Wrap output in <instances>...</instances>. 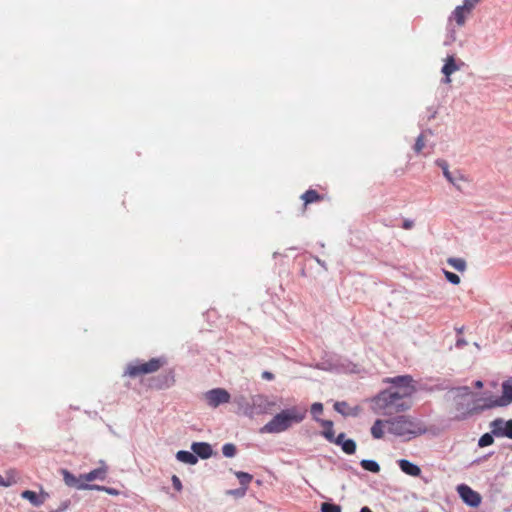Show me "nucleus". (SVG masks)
I'll return each instance as SVG.
<instances>
[{
	"instance_id": "obj_32",
	"label": "nucleus",
	"mask_w": 512,
	"mask_h": 512,
	"mask_svg": "<svg viewBox=\"0 0 512 512\" xmlns=\"http://www.w3.org/2000/svg\"><path fill=\"white\" fill-rule=\"evenodd\" d=\"M17 479L13 472H8L6 476L0 475V486L2 487H10L16 484Z\"/></svg>"
},
{
	"instance_id": "obj_54",
	"label": "nucleus",
	"mask_w": 512,
	"mask_h": 512,
	"mask_svg": "<svg viewBox=\"0 0 512 512\" xmlns=\"http://www.w3.org/2000/svg\"><path fill=\"white\" fill-rule=\"evenodd\" d=\"M360 512H373L369 507L364 506L360 509Z\"/></svg>"
},
{
	"instance_id": "obj_39",
	"label": "nucleus",
	"mask_w": 512,
	"mask_h": 512,
	"mask_svg": "<svg viewBox=\"0 0 512 512\" xmlns=\"http://www.w3.org/2000/svg\"><path fill=\"white\" fill-rule=\"evenodd\" d=\"M444 274L447 281L451 284L457 285L460 283V277L456 273L444 270Z\"/></svg>"
},
{
	"instance_id": "obj_25",
	"label": "nucleus",
	"mask_w": 512,
	"mask_h": 512,
	"mask_svg": "<svg viewBox=\"0 0 512 512\" xmlns=\"http://www.w3.org/2000/svg\"><path fill=\"white\" fill-rule=\"evenodd\" d=\"M360 465L364 470L371 473H378L380 471V465L372 459H363L360 461Z\"/></svg>"
},
{
	"instance_id": "obj_27",
	"label": "nucleus",
	"mask_w": 512,
	"mask_h": 512,
	"mask_svg": "<svg viewBox=\"0 0 512 512\" xmlns=\"http://www.w3.org/2000/svg\"><path fill=\"white\" fill-rule=\"evenodd\" d=\"M241 486L248 488L249 483L253 480V476L247 472H234Z\"/></svg>"
},
{
	"instance_id": "obj_51",
	"label": "nucleus",
	"mask_w": 512,
	"mask_h": 512,
	"mask_svg": "<svg viewBox=\"0 0 512 512\" xmlns=\"http://www.w3.org/2000/svg\"><path fill=\"white\" fill-rule=\"evenodd\" d=\"M491 455H492V453H489V454H487V455H485V456H483V457H480V458H478V459L474 460V463H480V462H482V461L486 460V459H487L489 456H491Z\"/></svg>"
},
{
	"instance_id": "obj_56",
	"label": "nucleus",
	"mask_w": 512,
	"mask_h": 512,
	"mask_svg": "<svg viewBox=\"0 0 512 512\" xmlns=\"http://www.w3.org/2000/svg\"><path fill=\"white\" fill-rule=\"evenodd\" d=\"M463 330H464V327H463V326H462V327H459V328H456V332H457L458 334H461V333L463 332Z\"/></svg>"
},
{
	"instance_id": "obj_6",
	"label": "nucleus",
	"mask_w": 512,
	"mask_h": 512,
	"mask_svg": "<svg viewBox=\"0 0 512 512\" xmlns=\"http://www.w3.org/2000/svg\"><path fill=\"white\" fill-rule=\"evenodd\" d=\"M277 406L278 400L276 397L257 394L252 396V408L248 409L246 416L253 417L255 415L271 413Z\"/></svg>"
},
{
	"instance_id": "obj_5",
	"label": "nucleus",
	"mask_w": 512,
	"mask_h": 512,
	"mask_svg": "<svg viewBox=\"0 0 512 512\" xmlns=\"http://www.w3.org/2000/svg\"><path fill=\"white\" fill-rule=\"evenodd\" d=\"M315 367L319 370L336 372V373H355L357 365L347 359H343L337 355H326L319 361Z\"/></svg>"
},
{
	"instance_id": "obj_37",
	"label": "nucleus",
	"mask_w": 512,
	"mask_h": 512,
	"mask_svg": "<svg viewBox=\"0 0 512 512\" xmlns=\"http://www.w3.org/2000/svg\"><path fill=\"white\" fill-rule=\"evenodd\" d=\"M310 412L313 419L317 422V419H320L318 416L323 412V404L320 402L313 403L311 405Z\"/></svg>"
},
{
	"instance_id": "obj_14",
	"label": "nucleus",
	"mask_w": 512,
	"mask_h": 512,
	"mask_svg": "<svg viewBox=\"0 0 512 512\" xmlns=\"http://www.w3.org/2000/svg\"><path fill=\"white\" fill-rule=\"evenodd\" d=\"M458 494L462 501L469 507H478L481 503V496L466 484H460L457 487Z\"/></svg>"
},
{
	"instance_id": "obj_47",
	"label": "nucleus",
	"mask_w": 512,
	"mask_h": 512,
	"mask_svg": "<svg viewBox=\"0 0 512 512\" xmlns=\"http://www.w3.org/2000/svg\"><path fill=\"white\" fill-rule=\"evenodd\" d=\"M71 502L70 500H65L61 503V505L58 507V509H56L55 511H59V512H64L65 510L68 509V507L70 506Z\"/></svg>"
},
{
	"instance_id": "obj_41",
	"label": "nucleus",
	"mask_w": 512,
	"mask_h": 512,
	"mask_svg": "<svg viewBox=\"0 0 512 512\" xmlns=\"http://www.w3.org/2000/svg\"><path fill=\"white\" fill-rule=\"evenodd\" d=\"M424 148V135L420 134L414 144V151L416 153H420L422 149Z\"/></svg>"
},
{
	"instance_id": "obj_43",
	"label": "nucleus",
	"mask_w": 512,
	"mask_h": 512,
	"mask_svg": "<svg viewBox=\"0 0 512 512\" xmlns=\"http://www.w3.org/2000/svg\"><path fill=\"white\" fill-rule=\"evenodd\" d=\"M478 1L479 0H464L463 5L460 6L464 7V11L469 13L475 7Z\"/></svg>"
},
{
	"instance_id": "obj_30",
	"label": "nucleus",
	"mask_w": 512,
	"mask_h": 512,
	"mask_svg": "<svg viewBox=\"0 0 512 512\" xmlns=\"http://www.w3.org/2000/svg\"><path fill=\"white\" fill-rule=\"evenodd\" d=\"M494 434H493V428H491L490 433H484L478 440V446L479 447H486L489 445H492L494 442Z\"/></svg>"
},
{
	"instance_id": "obj_45",
	"label": "nucleus",
	"mask_w": 512,
	"mask_h": 512,
	"mask_svg": "<svg viewBox=\"0 0 512 512\" xmlns=\"http://www.w3.org/2000/svg\"><path fill=\"white\" fill-rule=\"evenodd\" d=\"M346 434L344 432L338 434L337 437L334 436V440H328V442L330 443H334L338 446H341L343 444V442H345L346 440Z\"/></svg>"
},
{
	"instance_id": "obj_31",
	"label": "nucleus",
	"mask_w": 512,
	"mask_h": 512,
	"mask_svg": "<svg viewBox=\"0 0 512 512\" xmlns=\"http://www.w3.org/2000/svg\"><path fill=\"white\" fill-rule=\"evenodd\" d=\"M340 447L344 453L352 455L356 452L357 445L353 439L347 438Z\"/></svg>"
},
{
	"instance_id": "obj_3",
	"label": "nucleus",
	"mask_w": 512,
	"mask_h": 512,
	"mask_svg": "<svg viewBox=\"0 0 512 512\" xmlns=\"http://www.w3.org/2000/svg\"><path fill=\"white\" fill-rule=\"evenodd\" d=\"M451 393L453 395V401L455 410L458 412L456 418L464 420L474 412L483 411V405L477 406L473 400V392L468 386L452 387Z\"/></svg>"
},
{
	"instance_id": "obj_53",
	"label": "nucleus",
	"mask_w": 512,
	"mask_h": 512,
	"mask_svg": "<svg viewBox=\"0 0 512 512\" xmlns=\"http://www.w3.org/2000/svg\"><path fill=\"white\" fill-rule=\"evenodd\" d=\"M474 385L476 388H482L483 382L481 380H477V381H475Z\"/></svg>"
},
{
	"instance_id": "obj_55",
	"label": "nucleus",
	"mask_w": 512,
	"mask_h": 512,
	"mask_svg": "<svg viewBox=\"0 0 512 512\" xmlns=\"http://www.w3.org/2000/svg\"><path fill=\"white\" fill-rule=\"evenodd\" d=\"M506 326L508 327V332H511L512 331V320L509 321Z\"/></svg>"
},
{
	"instance_id": "obj_50",
	"label": "nucleus",
	"mask_w": 512,
	"mask_h": 512,
	"mask_svg": "<svg viewBox=\"0 0 512 512\" xmlns=\"http://www.w3.org/2000/svg\"><path fill=\"white\" fill-rule=\"evenodd\" d=\"M466 345H467V341L464 338H458L456 343H455V346L457 348H463Z\"/></svg>"
},
{
	"instance_id": "obj_38",
	"label": "nucleus",
	"mask_w": 512,
	"mask_h": 512,
	"mask_svg": "<svg viewBox=\"0 0 512 512\" xmlns=\"http://www.w3.org/2000/svg\"><path fill=\"white\" fill-rule=\"evenodd\" d=\"M450 390L451 391V387L449 385V382L447 380H437V383L433 386H431V391H441V390Z\"/></svg>"
},
{
	"instance_id": "obj_28",
	"label": "nucleus",
	"mask_w": 512,
	"mask_h": 512,
	"mask_svg": "<svg viewBox=\"0 0 512 512\" xmlns=\"http://www.w3.org/2000/svg\"><path fill=\"white\" fill-rule=\"evenodd\" d=\"M301 198L304 200L305 204H309L320 200L321 196L317 191L309 189L301 196Z\"/></svg>"
},
{
	"instance_id": "obj_33",
	"label": "nucleus",
	"mask_w": 512,
	"mask_h": 512,
	"mask_svg": "<svg viewBox=\"0 0 512 512\" xmlns=\"http://www.w3.org/2000/svg\"><path fill=\"white\" fill-rule=\"evenodd\" d=\"M382 424L383 421L378 419L374 422L373 426L371 427V434L375 439H380L384 435Z\"/></svg>"
},
{
	"instance_id": "obj_11",
	"label": "nucleus",
	"mask_w": 512,
	"mask_h": 512,
	"mask_svg": "<svg viewBox=\"0 0 512 512\" xmlns=\"http://www.w3.org/2000/svg\"><path fill=\"white\" fill-rule=\"evenodd\" d=\"M436 165L441 168L444 177L447 179L449 183H451L456 189L462 190L459 182L460 181H467V178L462 174L460 171L451 172L449 170V165L446 160L444 159H437Z\"/></svg>"
},
{
	"instance_id": "obj_13",
	"label": "nucleus",
	"mask_w": 512,
	"mask_h": 512,
	"mask_svg": "<svg viewBox=\"0 0 512 512\" xmlns=\"http://www.w3.org/2000/svg\"><path fill=\"white\" fill-rule=\"evenodd\" d=\"M230 394L223 388H214L205 393V399L210 407L216 408L230 401Z\"/></svg>"
},
{
	"instance_id": "obj_16",
	"label": "nucleus",
	"mask_w": 512,
	"mask_h": 512,
	"mask_svg": "<svg viewBox=\"0 0 512 512\" xmlns=\"http://www.w3.org/2000/svg\"><path fill=\"white\" fill-rule=\"evenodd\" d=\"M21 497L25 500H28L33 506L39 507L45 503V501L49 498V493L40 490V493H36L32 490H24L21 493Z\"/></svg>"
},
{
	"instance_id": "obj_17",
	"label": "nucleus",
	"mask_w": 512,
	"mask_h": 512,
	"mask_svg": "<svg viewBox=\"0 0 512 512\" xmlns=\"http://www.w3.org/2000/svg\"><path fill=\"white\" fill-rule=\"evenodd\" d=\"M460 69V65L456 63L454 55L447 56L445 63L441 69L444 74L443 83L449 84L451 82L450 76Z\"/></svg>"
},
{
	"instance_id": "obj_21",
	"label": "nucleus",
	"mask_w": 512,
	"mask_h": 512,
	"mask_svg": "<svg viewBox=\"0 0 512 512\" xmlns=\"http://www.w3.org/2000/svg\"><path fill=\"white\" fill-rule=\"evenodd\" d=\"M101 463V467L93 469L88 473L81 474V477L84 479V482L88 483L94 480H105L108 468L103 462Z\"/></svg>"
},
{
	"instance_id": "obj_35",
	"label": "nucleus",
	"mask_w": 512,
	"mask_h": 512,
	"mask_svg": "<svg viewBox=\"0 0 512 512\" xmlns=\"http://www.w3.org/2000/svg\"><path fill=\"white\" fill-rule=\"evenodd\" d=\"M334 410L343 416L351 415V413L348 411V403L345 401L335 402Z\"/></svg>"
},
{
	"instance_id": "obj_4",
	"label": "nucleus",
	"mask_w": 512,
	"mask_h": 512,
	"mask_svg": "<svg viewBox=\"0 0 512 512\" xmlns=\"http://www.w3.org/2000/svg\"><path fill=\"white\" fill-rule=\"evenodd\" d=\"M386 423L388 424V432L390 434L406 437L407 439L426 432V429L419 422L405 415L393 417L387 420Z\"/></svg>"
},
{
	"instance_id": "obj_34",
	"label": "nucleus",
	"mask_w": 512,
	"mask_h": 512,
	"mask_svg": "<svg viewBox=\"0 0 512 512\" xmlns=\"http://www.w3.org/2000/svg\"><path fill=\"white\" fill-rule=\"evenodd\" d=\"M222 453L225 457L227 458H232L236 455L237 453V447L235 444L233 443H225L223 446H222Z\"/></svg>"
},
{
	"instance_id": "obj_52",
	"label": "nucleus",
	"mask_w": 512,
	"mask_h": 512,
	"mask_svg": "<svg viewBox=\"0 0 512 512\" xmlns=\"http://www.w3.org/2000/svg\"><path fill=\"white\" fill-rule=\"evenodd\" d=\"M437 115V111L436 110H433L430 115L428 116V121L434 119Z\"/></svg>"
},
{
	"instance_id": "obj_18",
	"label": "nucleus",
	"mask_w": 512,
	"mask_h": 512,
	"mask_svg": "<svg viewBox=\"0 0 512 512\" xmlns=\"http://www.w3.org/2000/svg\"><path fill=\"white\" fill-rule=\"evenodd\" d=\"M191 450L197 456V459L203 460L210 458L213 455L212 446L207 442H193L191 444Z\"/></svg>"
},
{
	"instance_id": "obj_2",
	"label": "nucleus",
	"mask_w": 512,
	"mask_h": 512,
	"mask_svg": "<svg viewBox=\"0 0 512 512\" xmlns=\"http://www.w3.org/2000/svg\"><path fill=\"white\" fill-rule=\"evenodd\" d=\"M408 397L410 395H404L400 391L389 388L379 392L372 402L377 409L385 411V414H392L410 409V403L405 400Z\"/></svg>"
},
{
	"instance_id": "obj_26",
	"label": "nucleus",
	"mask_w": 512,
	"mask_h": 512,
	"mask_svg": "<svg viewBox=\"0 0 512 512\" xmlns=\"http://www.w3.org/2000/svg\"><path fill=\"white\" fill-rule=\"evenodd\" d=\"M447 263L459 272L466 269V261L463 258L451 257L448 258Z\"/></svg>"
},
{
	"instance_id": "obj_22",
	"label": "nucleus",
	"mask_w": 512,
	"mask_h": 512,
	"mask_svg": "<svg viewBox=\"0 0 512 512\" xmlns=\"http://www.w3.org/2000/svg\"><path fill=\"white\" fill-rule=\"evenodd\" d=\"M176 459L179 462L189 464V465H195L198 463L197 456L193 453V451H187V450H180L176 453Z\"/></svg>"
},
{
	"instance_id": "obj_10",
	"label": "nucleus",
	"mask_w": 512,
	"mask_h": 512,
	"mask_svg": "<svg viewBox=\"0 0 512 512\" xmlns=\"http://www.w3.org/2000/svg\"><path fill=\"white\" fill-rule=\"evenodd\" d=\"M385 383L393 385V389L400 391L404 395H412L415 392V388L412 385L413 378L410 375H400L384 379Z\"/></svg>"
},
{
	"instance_id": "obj_46",
	"label": "nucleus",
	"mask_w": 512,
	"mask_h": 512,
	"mask_svg": "<svg viewBox=\"0 0 512 512\" xmlns=\"http://www.w3.org/2000/svg\"><path fill=\"white\" fill-rule=\"evenodd\" d=\"M171 481H172V485H173V488L177 491H181L183 489V485H182V482L180 480V478L176 475H173L172 478H171Z\"/></svg>"
},
{
	"instance_id": "obj_7",
	"label": "nucleus",
	"mask_w": 512,
	"mask_h": 512,
	"mask_svg": "<svg viewBox=\"0 0 512 512\" xmlns=\"http://www.w3.org/2000/svg\"><path fill=\"white\" fill-rule=\"evenodd\" d=\"M164 363L165 360L163 358H152L145 363H130L125 370V374L130 377H137L143 374L153 373L156 372Z\"/></svg>"
},
{
	"instance_id": "obj_29",
	"label": "nucleus",
	"mask_w": 512,
	"mask_h": 512,
	"mask_svg": "<svg viewBox=\"0 0 512 512\" xmlns=\"http://www.w3.org/2000/svg\"><path fill=\"white\" fill-rule=\"evenodd\" d=\"M452 16H453V18L455 19L456 23L459 26H463L465 24V11H464V7L457 6L454 9V11H453Z\"/></svg>"
},
{
	"instance_id": "obj_36",
	"label": "nucleus",
	"mask_w": 512,
	"mask_h": 512,
	"mask_svg": "<svg viewBox=\"0 0 512 512\" xmlns=\"http://www.w3.org/2000/svg\"><path fill=\"white\" fill-rule=\"evenodd\" d=\"M321 512H342V508L340 505L331 503V502H324L321 504Z\"/></svg>"
},
{
	"instance_id": "obj_9",
	"label": "nucleus",
	"mask_w": 512,
	"mask_h": 512,
	"mask_svg": "<svg viewBox=\"0 0 512 512\" xmlns=\"http://www.w3.org/2000/svg\"><path fill=\"white\" fill-rule=\"evenodd\" d=\"M512 403V377L502 383V395L485 399L483 408L504 407Z\"/></svg>"
},
{
	"instance_id": "obj_19",
	"label": "nucleus",
	"mask_w": 512,
	"mask_h": 512,
	"mask_svg": "<svg viewBox=\"0 0 512 512\" xmlns=\"http://www.w3.org/2000/svg\"><path fill=\"white\" fill-rule=\"evenodd\" d=\"M153 386L157 389H166L171 387L175 382V376L173 370L166 371L158 375L154 380Z\"/></svg>"
},
{
	"instance_id": "obj_48",
	"label": "nucleus",
	"mask_w": 512,
	"mask_h": 512,
	"mask_svg": "<svg viewBox=\"0 0 512 512\" xmlns=\"http://www.w3.org/2000/svg\"><path fill=\"white\" fill-rule=\"evenodd\" d=\"M261 376H262V379L267 380V381H272L275 378L274 374L270 371L262 372Z\"/></svg>"
},
{
	"instance_id": "obj_42",
	"label": "nucleus",
	"mask_w": 512,
	"mask_h": 512,
	"mask_svg": "<svg viewBox=\"0 0 512 512\" xmlns=\"http://www.w3.org/2000/svg\"><path fill=\"white\" fill-rule=\"evenodd\" d=\"M93 490L105 491L106 493H108L110 495H118L119 494V491L117 489H115V488L101 486V485H97V484H96V487H94Z\"/></svg>"
},
{
	"instance_id": "obj_23",
	"label": "nucleus",
	"mask_w": 512,
	"mask_h": 512,
	"mask_svg": "<svg viewBox=\"0 0 512 512\" xmlns=\"http://www.w3.org/2000/svg\"><path fill=\"white\" fill-rule=\"evenodd\" d=\"M317 422L323 427L322 436L328 440H334L333 422L331 420L317 419Z\"/></svg>"
},
{
	"instance_id": "obj_24",
	"label": "nucleus",
	"mask_w": 512,
	"mask_h": 512,
	"mask_svg": "<svg viewBox=\"0 0 512 512\" xmlns=\"http://www.w3.org/2000/svg\"><path fill=\"white\" fill-rule=\"evenodd\" d=\"M233 402L237 405L239 412L245 416L248 409L252 408V399L248 401L243 395L235 397Z\"/></svg>"
},
{
	"instance_id": "obj_40",
	"label": "nucleus",
	"mask_w": 512,
	"mask_h": 512,
	"mask_svg": "<svg viewBox=\"0 0 512 512\" xmlns=\"http://www.w3.org/2000/svg\"><path fill=\"white\" fill-rule=\"evenodd\" d=\"M247 490H248V488L240 486L237 489L229 490L228 494L233 495V496H235L237 498H241V497H244L246 495Z\"/></svg>"
},
{
	"instance_id": "obj_12",
	"label": "nucleus",
	"mask_w": 512,
	"mask_h": 512,
	"mask_svg": "<svg viewBox=\"0 0 512 512\" xmlns=\"http://www.w3.org/2000/svg\"><path fill=\"white\" fill-rule=\"evenodd\" d=\"M61 474L63 476L64 483L68 487L76 488L78 490H93L94 487H96V484H89L84 482L81 474L77 477L67 469H61Z\"/></svg>"
},
{
	"instance_id": "obj_44",
	"label": "nucleus",
	"mask_w": 512,
	"mask_h": 512,
	"mask_svg": "<svg viewBox=\"0 0 512 512\" xmlns=\"http://www.w3.org/2000/svg\"><path fill=\"white\" fill-rule=\"evenodd\" d=\"M455 40H456V32L454 29H451L446 36L444 45L445 46L451 45Z\"/></svg>"
},
{
	"instance_id": "obj_49",
	"label": "nucleus",
	"mask_w": 512,
	"mask_h": 512,
	"mask_svg": "<svg viewBox=\"0 0 512 512\" xmlns=\"http://www.w3.org/2000/svg\"><path fill=\"white\" fill-rule=\"evenodd\" d=\"M414 226V221L411 219H406L403 221L402 228L409 230Z\"/></svg>"
},
{
	"instance_id": "obj_8",
	"label": "nucleus",
	"mask_w": 512,
	"mask_h": 512,
	"mask_svg": "<svg viewBox=\"0 0 512 512\" xmlns=\"http://www.w3.org/2000/svg\"><path fill=\"white\" fill-rule=\"evenodd\" d=\"M164 363L165 360L163 358H152L145 363H130L125 370V374L130 377H137L143 374L153 373L156 372Z\"/></svg>"
},
{
	"instance_id": "obj_20",
	"label": "nucleus",
	"mask_w": 512,
	"mask_h": 512,
	"mask_svg": "<svg viewBox=\"0 0 512 512\" xmlns=\"http://www.w3.org/2000/svg\"><path fill=\"white\" fill-rule=\"evenodd\" d=\"M397 464L401 471L409 476L419 477L421 475V468L407 459H399Z\"/></svg>"
},
{
	"instance_id": "obj_15",
	"label": "nucleus",
	"mask_w": 512,
	"mask_h": 512,
	"mask_svg": "<svg viewBox=\"0 0 512 512\" xmlns=\"http://www.w3.org/2000/svg\"><path fill=\"white\" fill-rule=\"evenodd\" d=\"M493 428V434L496 437H507L512 439V419L505 421L502 418H496L490 423Z\"/></svg>"
},
{
	"instance_id": "obj_1",
	"label": "nucleus",
	"mask_w": 512,
	"mask_h": 512,
	"mask_svg": "<svg viewBox=\"0 0 512 512\" xmlns=\"http://www.w3.org/2000/svg\"><path fill=\"white\" fill-rule=\"evenodd\" d=\"M307 410L293 406L277 413L268 423L261 429V433L277 434L288 430L294 424L301 423L306 417Z\"/></svg>"
},
{
	"instance_id": "obj_57",
	"label": "nucleus",
	"mask_w": 512,
	"mask_h": 512,
	"mask_svg": "<svg viewBox=\"0 0 512 512\" xmlns=\"http://www.w3.org/2000/svg\"><path fill=\"white\" fill-rule=\"evenodd\" d=\"M256 483H257L258 485H261V483H262V482H261L260 480H257V481H256Z\"/></svg>"
}]
</instances>
